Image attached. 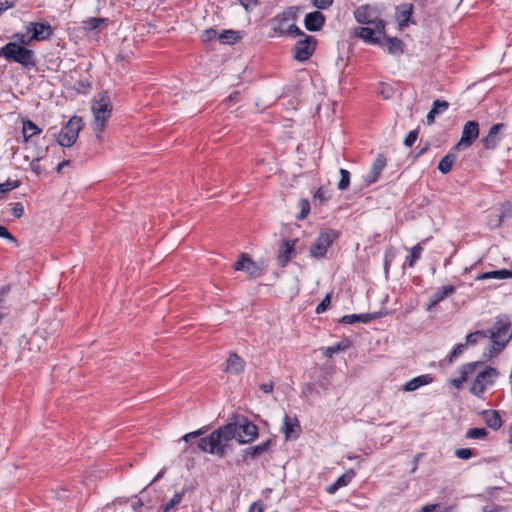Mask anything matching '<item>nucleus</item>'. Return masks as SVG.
Masks as SVG:
<instances>
[{
  "mask_svg": "<svg viewBox=\"0 0 512 512\" xmlns=\"http://www.w3.org/2000/svg\"><path fill=\"white\" fill-rule=\"evenodd\" d=\"M257 435L258 428L252 422L245 420L242 423H228L209 436L202 437L198 447L203 452L223 457L230 440L236 439L239 443L245 444L253 441Z\"/></svg>",
  "mask_w": 512,
  "mask_h": 512,
  "instance_id": "f257e3e1",
  "label": "nucleus"
},
{
  "mask_svg": "<svg viewBox=\"0 0 512 512\" xmlns=\"http://www.w3.org/2000/svg\"><path fill=\"white\" fill-rule=\"evenodd\" d=\"M485 332H488V338L491 339V344L485 348L483 357L490 359L502 351L512 337L509 319L506 316L498 317L493 327Z\"/></svg>",
  "mask_w": 512,
  "mask_h": 512,
  "instance_id": "f03ea898",
  "label": "nucleus"
},
{
  "mask_svg": "<svg viewBox=\"0 0 512 512\" xmlns=\"http://www.w3.org/2000/svg\"><path fill=\"white\" fill-rule=\"evenodd\" d=\"M91 110L94 116L93 131L99 141L103 140V132L108 119L111 117L112 104L107 92L99 93L93 100Z\"/></svg>",
  "mask_w": 512,
  "mask_h": 512,
  "instance_id": "7ed1b4c3",
  "label": "nucleus"
},
{
  "mask_svg": "<svg viewBox=\"0 0 512 512\" xmlns=\"http://www.w3.org/2000/svg\"><path fill=\"white\" fill-rule=\"evenodd\" d=\"M296 17L297 9L289 7L272 18L271 28L279 36L290 35L295 37L302 35V31L295 25Z\"/></svg>",
  "mask_w": 512,
  "mask_h": 512,
  "instance_id": "20e7f679",
  "label": "nucleus"
},
{
  "mask_svg": "<svg viewBox=\"0 0 512 512\" xmlns=\"http://www.w3.org/2000/svg\"><path fill=\"white\" fill-rule=\"evenodd\" d=\"M0 57L18 63L23 67H33L36 64L34 52L16 42L5 44L0 50Z\"/></svg>",
  "mask_w": 512,
  "mask_h": 512,
  "instance_id": "39448f33",
  "label": "nucleus"
},
{
  "mask_svg": "<svg viewBox=\"0 0 512 512\" xmlns=\"http://www.w3.org/2000/svg\"><path fill=\"white\" fill-rule=\"evenodd\" d=\"M81 129V118L73 116L58 133L57 143L63 147H71L77 141Z\"/></svg>",
  "mask_w": 512,
  "mask_h": 512,
  "instance_id": "423d86ee",
  "label": "nucleus"
},
{
  "mask_svg": "<svg viewBox=\"0 0 512 512\" xmlns=\"http://www.w3.org/2000/svg\"><path fill=\"white\" fill-rule=\"evenodd\" d=\"M498 374V371L492 367H485L477 372L471 384L470 392L476 397H482L486 388L493 385Z\"/></svg>",
  "mask_w": 512,
  "mask_h": 512,
  "instance_id": "0eeeda50",
  "label": "nucleus"
},
{
  "mask_svg": "<svg viewBox=\"0 0 512 512\" xmlns=\"http://www.w3.org/2000/svg\"><path fill=\"white\" fill-rule=\"evenodd\" d=\"M337 237L338 233L335 230L325 229L321 231L310 247V255L314 258L324 257L328 248Z\"/></svg>",
  "mask_w": 512,
  "mask_h": 512,
  "instance_id": "6e6552de",
  "label": "nucleus"
},
{
  "mask_svg": "<svg viewBox=\"0 0 512 512\" xmlns=\"http://www.w3.org/2000/svg\"><path fill=\"white\" fill-rule=\"evenodd\" d=\"M385 23L376 22V24L366 25L355 29V35L366 43L378 45L384 37Z\"/></svg>",
  "mask_w": 512,
  "mask_h": 512,
  "instance_id": "1a4fd4ad",
  "label": "nucleus"
},
{
  "mask_svg": "<svg viewBox=\"0 0 512 512\" xmlns=\"http://www.w3.org/2000/svg\"><path fill=\"white\" fill-rule=\"evenodd\" d=\"M235 271H243L250 278L260 277L264 272V266L255 262L248 254L242 253L234 264Z\"/></svg>",
  "mask_w": 512,
  "mask_h": 512,
  "instance_id": "9d476101",
  "label": "nucleus"
},
{
  "mask_svg": "<svg viewBox=\"0 0 512 512\" xmlns=\"http://www.w3.org/2000/svg\"><path fill=\"white\" fill-rule=\"evenodd\" d=\"M479 136V124L476 121H468L465 123L461 139L454 146L455 150L467 149Z\"/></svg>",
  "mask_w": 512,
  "mask_h": 512,
  "instance_id": "9b49d317",
  "label": "nucleus"
},
{
  "mask_svg": "<svg viewBox=\"0 0 512 512\" xmlns=\"http://www.w3.org/2000/svg\"><path fill=\"white\" fill-rule=\"evenodd\" d=\"M316 43L313 36H306L303 40H299L294 47V58L301 62L308 60L315 51Z\"/></svg>",
  "mask_w": 512,
  "mask_h": 512,
  "instance_id": "f8f14e48",
  "label": "nucleus"
},
{
  "mask_svg": "<svg viewBox=\"0 0 512 512\" xmlns=\"http://www.w3.org/2000/svg\"><path fill=\"white\" fill-rule=\"evenodd\" d=\"M355 19L358 23L363 25H372L376 22H384L379 18L377 10L369 5L358 7L354 12Z\"/></svg>",
  "mask_w": 512,
  "mask_h": 512,
  "instance_id": "ddd939ff",
  "label": "nucleus"
},
{
  "mask_svg": "<svg viewBox=\"0 0 512 512\" xmlns=\"http://www.w3.org/2000/svg\"><path fill=\"white\" fill-rule=\"evenodd\" d=\"M27 32H31L30 40L42 41L52 35V27L48 22H31L27 25Z\"/></svg>",
  "mask_w": 512,
  "mask_h": 512,
  "instance_id": "4468645a",
  "label": "nucleus"
},
{
  "mask_svg": "<svg viewBox=\"0 0 512 512\" xmlns=\"http://www.w3.org/2000/svg\"><path fill=\"white\" fill-rule=\"evenodd\" d=\"M481 364L480 361L470 362L462 365L459 370L456 371V377L451 379L450 383L456 388H461L463 383L466 382L469 376L475 373L476 368Z\"/></svg>",
  "mask_w": 512,
  "mask_h": 512,
  "instance_id": "2eb2a0df",
  "label": "nucleus"
},
{
  "mask_svg": "<svg viewBox=\"0 0 512 512\" xmlns=\"http://www.w3.org/2000/svg\"><path fill=\"white\" fill-rule=\"evenodd\" d=\"M455 292V287L452 285H446L438 288L429 298V302L426 305L427 311H432L441 301L446 297L450 296Z\"/></svg>",
  "mask_w": 512,
  "mask_h": 512,
  "instance_id": "dca6fc26",
  "label": "nucleus"
},
{
  "mask_svg": "<svg viewBox=\"0 0 512 512\" xmlns=\"http://www.w3.org/2000/svg\"><path fill=\"white\" fill-rule=\"evenodd\" d=\"M385 159L379 155L373 162L370 170L364 175L363 179L367 185L376 182L385 167Z\"/></svg>",
  "mask_w": 512,
  "mask_h": 512,
  "instance_id": "f3484780",
  "label": "nucleus"
},
{
  "mask_svg": "<svg viewBox=\"0 0 512 512\" xmlns=\"http://www.w3.org/2000/svg\"><path fill=\"white\" fill-rule=\"evenodd\" d=\"M282 431L285 434L286 439H295L298 437L300 431L299 421L296 417L285 415L283 419Z\"/></svg>",
  "mask_w": 512,
  "mask_h": 512,
  "instance_id": "a211bd4d",
  "label": "nucleus"
},
{
  "mask_svg": "<svg viewBox=\"0 0 512 512\" xmlns=\"http://www.w3.org/2000/svg\"><path fill=\"white\" fill-rule=\"evenodd\" d=\"M325 23L324 15L319 11L310 12L305 16V28L309 31H319Z\"/></svg>",
  "mask_w": 512,
  "mask_h": 512,
  "instance_id": "6ab92c4d",
  "label": "nucleus"
},
{
  "mask_svg": "<svg viewBox=\"0 0 512 512\" xmlns=\"http://www.w3.org/2000/svg\"><path fill=\"white\" fill-rule=\"evenodd\" d=\"M503 127V124H494L490 128L488 134L482 138V143L485 149H494L498 145L500 141L499 133Z\"/></svg>",
  "mask_w": 512,
  "mask_h": 512,
  "instance_id": "aec40b11",
  "label": "nucleus"
},
{
  "mask_svg": "<svg viewBox=\"0 0 512 512\" xmlns=\"http://www.w3.org/2000/svg\"><path fill=\"white\" fill-rule=\"evenodd\" d=\"M432 382L433 377L430 374H423L407 381L403 385L402 390L405 392H412Z\"/></svg>",
  "mask_w": 512,
  "mask_h": 512,
  "instance_id": "412c9836",
  "label": "nucleus"
},
{
  "mask_svg": "<svg viewBox=\"0 0 512 512\" xmlns=\"http://www.w3.org/2000/svg\"><path fill=\"white\" fill-rule=\"evenodd\" d=\"M296 240L284 241L278 254V260L281 266H285L292 258L295 251Z\"/></svg>",
  "mask_w": 512,
  "mask_h": 512,
  "instance_id": "4be33fe9",
  "label": "nucleus"
},
{
  "mask_svg": "<svg viewBox=\"0 0 512 512\" xmlns=\"http://www.w3.org/2000/svg\"><path fill=\"white\" fill-rule=\"evenodd\" d=\"M41 129L31 120L22 121V136L23 142L29 143L33 141L34 137L41 133Z\"/></svg>",
  "mask_w": 512,
  "mask_h": 512,
  "instance_id": "5701e85b",
  "label": "nucleus"
},
{
  "mask_svg": "<svg viewBox=\"0 0 512 512\" xmlns=\"http://www.w3.org/2000/svg\"><path fill=\"white\" fill-rule=\"evenodd\" d=\"M244 370V361L236 353H231L226 362L225 371L230 374L238 375Z\"/></svg>",
  "mask_w": 512,
  "mask_h": 512,
  "instance_id": "b1692460",
  "label": "nucleus"
},
{
  "mask_svg": "<svg viewBox=\"0 0 512 512\" xmlns=\"http://www.w3.org/2000/svg\"><path fill=\"white\" fill-rule=\"evenodd\" d=\"M512 278V270L501 269L494 270L485 273H481L475 277L476 281L487 280V279H507Z\"/></svg>",
  "mask_w": 512,
  "mask_h": 512,
  "instance_id": "393cba45",
  "label": "nucleus"
},
{
  "mask_svg": "<svg viewBox=\"0 0 512 512\" xmlns=\"http://www.w3.org/2000/svg\"><path fill=\"white\" fill-rule=\"evenodd\" d=\"M380 45L385 47L390 54H398L402 52V42L395 37H386L384 35Z\"/></svg>",
  "mask_w": 512,
  "mask_h": 512,
  "instance_id": "a878e982",
  "label": "nucleus"
},
{
  "mask_svg": "<svg viewBox=\"0 0 512 512\" xmlns=\"http://www.w3.org/2000/svg\"><path fill=\"white\" fill-rule=\"evenodd\" d=\"M448 108V103L446 101L435 100L433 103L432 109L427 114V123L432 124L434 122L435 116Z\"/></svg>",
  "mask_w": 512,
  "mask_h": 512,
  "instance_id": "bb28decb",
  "label": "nucleus"
},
{
  "mask_svg": "<svg viewBox=\"0 0 512 512\" xmlns=\"http://www.w3.org/2000/svg\"><path fill=\"white\" fill-rule=\"evenodd\" d=\"M456 160V155L453 152L446 154L439 162L438 169L441 173L447 174L451 171L452 166Z\"/></svg>",
  "mask_w": 512,
  "mask_h": 512,
  "instance_id": "cd10ccee",
  "label": "nucleus"
},
{
  "mask_svg": "<svg viewBox=\"0 0 512 512\" xmlns=\"http://www.w3.org/2000/svg\"><path fill=\"white\" fill-rule=\"evenodd\" d=\"M373 319L371 314H350L341 318L340 322L344 324H354L356 322L368 323Z\"/></svg>",
  "mask_w": 512,
  "mask_h": 512,
  "instance_id": "c85d7f7f",
  "label": "nucleus"
},
{
  "mask_svg": "<svg viewBox=\"0 0 512 512\" xmlns=\"http://www.w3.org/2000/svg\"><path fill=\"white\" fill-rule=\"evenodd\" d=\"M485 421L492 429H498L502 425V420L497 411H489L485 413Z\"/></svg>",
  "mask_w": 512,
  "mask_h": 512,
  "instance_id": "c756f323",
  "label": "nucleus"
},
{
  "mask_svg": "<svg viewBox=\"0 0 512 512\" xmlns=\"http://www.w3.org/2000/svg\"><path fill=\"white\" fill-rule=\"evenodd\" d=\"M423 251V247L420 244L413 246L410 250V255L406 257L405 264L409 267H413L417 260L420 259Z\"/></svg>",
  "mask_w": 512,
  "mask_h": 512,
  "instance_id": "7c9ffc66",
  "label": "nucleus"
},
{
  "mask_svg": "<svg viewBox=\"0 0 512 512\" xmlns=\"http://www.w3.org/2000/svg\"><path fill=\"white\" fill-rule=\"evenodd\" d=\"M269 444H270V442L267 441L260 445L248 447L247 449H245V456H250L251 458L258 457L261 454H263L265 451H267Z\"/></svg>",
  "mask_w": 512,
  "mask_h": 512,
  "instance_id": "2f4dec72",
  "label": "nucleus"
},
{
  "mask_svg": "<svg viewBox=\"0 0 512 512\" xmlns=\"http://www.w3.org/2000/svg\"><path fill=\"white\" fill-rule=\"evenodd\" d=\"M218 39L221 43L232 44L239 39V34L234 30H224L218 35Z\"/></svg>",
  "mask_w": 512,
  "mask_h": 512,
  "instance_id": "473e14b6",
  "label": "nucleus"
},
{
  "mask_svg": "<svg viewBox=\"0 0 512 512\" xmlns=\"http://www.w3.org/2000/svg\"><path fill=\"white\" fill-rule=\"evenodd\" d=\"M488 338V332L485 331H475L466 336L465 345L473 346L479 343L481 340Z\"/></svg>",
  "mask_w": 512,
  "mask_h": 512,
  "instance_id": "72a5a7b5",
  "label": "nucleus"
},
{
  "mask_svg": "<svg viewBox=\"0 0 512 512\" xmlns=\"http://www.w3.org/2000/svg\"><path fill=\"white\" fill-rule=\"evenodd\" d=\"M340 181L338 182L337 188L341 191H345L350 185V172L346 169L341 168L339 170Z\"/></svg>",
  "mask_w": 512,
  "mask_h": 512,
  "instance_id": "f704fd0d",
  "label": "nucleus"
},
{
  "mask_svg": "<svg viewBox=\"0 0 512 512\" xmlns=\"http://www.w3.org/2000/svg\"><path fill=\"white\" fill-rule=\"evenodd\" d=\"M184 494L185 490L175 493L172 499L169 502H167L163 507V512L172 511L174 507L177 506L182 501Z\"/></svg>",
  "mask_w": 512,
  "mask_h": 512,
  "instance_id": "c9c22d12",
  "label": "nucleus"
},
{
  "mask_svg": "<svg viewBox=\"0 0 512 512\" xmlns=\"http://www.w3.org/2000/svg\"><path fill=\"white\" fill-rule=\"evenodd\" d=\"M487 435V430L485 428H471L466 433V438L468 439H483Z\"/></svg>",
  "mask_w": 512,
  "mask_h": 512,
  "instance_id": "e433bc0d",
  "label": "nucleus"
},
{
  "mask_svg": "<svg viewBox=\"0 0 512 512\" xmlns=\"http://www.w3.org/2000/svg\"><path fill=\"white\" fill-rule=\"evenodd\" d=\"M298 207L300 208V215L298 216V219L303 220L310 212V203L307 199H300Z\"/></svg>",
  "mask_w": 512,
  "mask_h": 512,
  "instance_id": "4c0bfd02",
  "label": "nucleus"
},
{
  "mask_svg": "<svg viewBox=\"0 0 512 512\" xmlns=\"http://www.w3.org/2000/svg\"><path fill=\"white\" fill-rule=\"evenodd\" d=\"M346 345H344L343 343H337L333 346H329V347H326L323 349V353L325 356L327 357H332L334 354L340 352V351H344L346 349Z\"/></svg>",
  "mask_w": 512,
  "mask_h": 512,
  "instance_id": "58836bf2",
  "label": "nucleus"
},
{
  "mask_svg": "<svg viewBox=\"0 0 512 512\" xmlns=\"http://www.w3.org/2000/svg\"><path fill=\"white\" fill-rule=\"evenodd\" d=\"M355 473L353 470H349L348 472L344 473L338 479L336 480V485L340 487L347 486L351 480L354 478Z\"/></svg>",
  "mask_w": 512,
  "mask_h": 512,
  "instance_id": "ea45409f",
  "label": "nucleus"
},
{
  "mask_svg": "<svg viewBox=\"0 0 512 512\" xmlns=\"http://www.w3.org/2000/svg\"><path fill=\"white\" fill-rule=\"evenodd\" d=\"M411 13H412L411 8H406V9H404V10L399 12L397 18H398V21H399V25L401 27H404V26H406L408 24L410 16H411Z\"/></svg>",
  "mask_w": 512,
  "mask_h": 512,
  "instance_id": "a19ab883",
  "label": "nucleus"
},
{
  "mask_svg": "<svg viewBox=\"0 0 512 512\" xmlns=\"http://www.w3.org/2000/svg\"><path fill=\"white\" fill-rule=\"evenodd\" d=\"M104 18H90L84 22V28L87 30L97 29L101 23H104Z\"/></svg>",
  "mask_w": 512,
  "mask_h": 512,
  "instance_id": "79ce46f5",
  "label": "nucleus"
},
{
  "mask_svg": "<svg viewBox=\"0 0 512 512\" xmlns=\"http://www.w3.org/2000/svg\"><path fill=\"white\" fill-rule=\"evenodd\" d=\"M330 302H331V296H330V294H327L325 296V298L321 301V303L317 305L316 310H315L316 313L321 314V313L325 312L327 310V308L329 307Z\"/></svg>",
  "mask_w": 512,
  "mask_h": 512,
  "instance_id": "37998d69",
  "label": "nucleus"
},
{
  "mask_svg": "<svg viewBox=\"0 0 512 512\" xmlns=\"http://www.w3.org/2000/svg\"><path fill=\"white\" fill-rule=\"evenodd\" d=\"M218 33L215 29H212V28H209V29H206L202 35H201V39L204 41V42H209L213 39H215L216 37H218Z\"/></svg>",
  "mask_w": 512,
  "mask_h": 512,
  "instance_id": "c03bdc74",
  "label": "nucleus"
},
{
  "mask_svg": "<svg viewBox=\"0 0 512 512\" xmlns=\"http://www.w3.org/2000/svg\"><path fill=\"white\" fill-rule=\"evenodd\" d=\"M456 457L459 459H470L473 456V451L469 448H461L455 451Z\"/></svg>",
  "mask_w": 512,
  "mask_h": 512,
  "instance_id": "a18cd8bd",
  "label": "nucleus"
},
{
  "mask_svg": "<svg viewBox=\"0 0 512 512\" xmlns=\"http://www.w3.org/2000/svg\"><path fill=\"white\" fill-rule=\"evenodd\" d=\"M18 186H19V184L17 181H15V182L6 181V182L0 184V192L3 195L5 193L17 188Z\"/></svg>",
  "mask_w": 512,
  "mask_h": 512,
  "instance_id": "49530a36",
  "label": "nucleus"
},
{
  "mask_svg": "<svg viewBox=\"0 0 512 512\" xmlns=\"http://www.w3.org/2000/svg\"><path fill=\"white\" fill-rule=\"evenodd\" d=\"M466 347L467 345H465V343L456 345V347L451 351L449 355V361L452 362L456 357L462 354Z\"/></svg>",
  "mask_w": 512,
  "mask_h": 512,
  "instance_id": "de8ad7c7",
  "label": "nucleus"
},
{
  "mask_svg": "<svg viewBox=\"0 0 512 512\" xmlns=\"http://www.w3.org/2000/svg\"><path fill=\"white\" fill-rule=\"evenodd\" d=\"M418 133L416 130L410 131L404 139V145L411 147L417 140Z\"/></svg>",
  "mask_w": 512,
  "mask_h": 512,
  "instance_id": "09e8293b",
  "label": "nucleus"
},
{
  "mask_svg": "<svg viewBox=\"0 0 512 512\" xmlns=\"http://www.w3.org/2000/svg\"><path fill=\"white\" fill-rule=\"evenodd\" d=\"M327 200L326 191L323 188H319L314 193V201H318L320 204Z\"/></svg>",
  "mask_w": 512,
  "mask_h": 512,
  "instance_id": "8fccbe9b",
  "label": "nucleus"
},
{
  "mask_svg": "<svg viewBox=\"0 0 512 512\" xmlns=\"http://www.w3.org/2000/svg\"><path fill=\"white\" fill-rule=\"evenodd\" d=\"M204 433V431L202 429H199L197 431H193V432H190V433H187L185 434L183 437H182V440L185 441V442H190L191 440L199 437L200 435H202Z\"/></svg>",
  "mask_w": 512,
  "mask_h": 512,
  "instance_id": "3c124183",
  "label": "nucleus"
},
{
  "mask_svg": "<svg viewBox=\"0 0 512 512\" xmlns=\"http://www.w3.org/2000/svg\"><path fill=\"white\" fill-rule=\"evenodd\" d=\"M0 237L1 238H5V239H7L10 242H15L16 243L15 237L4 226H0Z\"/></svg>",
  "mask_w": 512,
  "mask_h": 512,
  "instance_id": "603ef678",
  "label": "nucleus"
},
{
  "mask_svg": "<svg viewBox=\"0 0 512 512\" xmlns=\"http://www.w3.org/2000/svg\"><path fill=\"white\" fill-rule=\"evenodd\" d=\"M333 3V0H313V5L318 9H326L330 7Z\"/></svg>",
  "mask_w": 512,
  "mask_h": 512,
  "instance_id": "864d4df0",
  "label": "nucleus"
},
{
  "mask_svg": "<svg viewBox=\"0 0 512 512\" xmlns=\"http://www.w3.org/2000/svg\"><path fill=\"white\" fill-rule=\"evenodd\" d=\"M15 0H0V15L14 6Z\"/></svg>",
  "mask_w": 512,
  "mask_h": 512,
  "instance_id": "5fc2aeb1",
  "label": "nucleus"
},
{
  "mask_svg": "<svg viewBox=\"0 0 512 512\" xmlns=\"http://www.w3.org/2000/svg\"><path fill=\"white\" fill-rule=\"evenodd\" d=\"M23 213H24L23 205L21 203H14L13 208H12V214L16 218H20L23 215Z\"/></svg>",
  "mask_w": 512,
  "mask_h": 512,
  "instance_id": "6e6d98bb",
  "label": "nucleus"
},
{
  "mask_svg": "<svg viewBox=\"0 0 512 512\" xmlns=\"http://www.w3.org/2000/svg\"><path fill=\"white\" fill-rule=\"evenodd\" d=\"M40 156L35 157L30 163V169L36 174L39 175L41 173L40 165L38 164Z\"/></svg>",
  "mask_w": 512,
  "mask_h": 512,
  "instance_id": "4d7b16f0",
  "label": "nucleus"
},
{
  "mask_svg": "<svg viewBox=\"0 0 512 512\" xmlns=\"http://www.w3.org/2000/svg\"><path fill=\"white\" fill-rule=\"evenodd\" d=\"M10 291V286L7 285V286H3L1 289H0V311L2 310V304L4 303L8 293Z\"/></svg>",
  "mask_w": 512,
  "mask_h": 512,
  "instance_id": "13d9d810",
  "label": "nucleus"
},
{
  "mask_svg": "<svg viewBox=\"0 0 512 512\" xmlns=\"http://www.w3.org/2000/svg\"><path fill=\"white\" fill-rule=\"evenodd\" d=\"M14 37L16 38L17 42L19 45H25V44H29L32 40H30V37L27 38L26 35H23V34H15Z\"/></svg>",
  "mask_w": 512,
  "mask_h": 512,
  "instance_id": "bf43d9fd",
  "label": "nucleus"
},
{
  "mask_svg": "<svg viewBox=\"0 0 512 512\" xmlns=\"http://www.w3.org/2000/svg\"><path fill=\"white\" fill-rule=\"evenodd\" d=\"M239 2L245 10L252 9L257 4V0H239Z\"/></svg>",
  "mask_w": 512,
  "mask_h": 512,
  "instance_id": "052dcab7",
  "label": "nucleus"
},
{
  "mask_svg": "<svg viewBox=\"0 0 512 512\" xmlns=\"http://www.w3.org/2000/svg\"><path fill=\"white\" fill-rule=\"evenodd\" d=\"M248 512H263V505L261 502H253Z\"/></svg>",
  "mask_w": 512,
  "mask_h": 512,
  "instance_id": "680f3d73",
  "label": "nucleus"
},
{
  "mask_svg": "<svg viewBox=\"0 0 512 512\" xmlns=\"http://www.w3.org/2000/svg\"><path fill=\"white\" fill-rule=\"evenodd\" d=\"M261 391H263L266 394H269L273 391V383L268 382L260 385Z\"/></svg>",
  "mask_w": 512,
  "mask_h": 512,
  "instance_id": "e2e57ef3",
  "label": "nucleus"
},
{
  "mask_svg": "<svg viewBox=\"0 0 512 512\" xmlns=\"http://www.w3.org/2000/svg\"><path fill=\"white\" fill-rule=\"evenodd\" d=\"M143 507V502L138 499L136 501H134L132 503V509L135 511V512H140V509Z\"/></svg>",
  "mask_w": 512,
  "mask_h": 512,
  "instance_id": "0e129e2a",
  "label": "nucleus"
},
{
  "mask_svg": "<svg viewBox=\"0 0 512 512\" xmlns=\"http://www.w3.org/2000/svg\"><path fill=\"white\" fill-rule=\"evenodd\" d=\"M484 512H499L500 508L497 505H487L483 508Z\"/></svg>",
  "mask_w": 512,
  "mask_h": 512,
  "instance_id": "69168bd1",
  "label": "nucleus"
},
{
  "mask_svg": "<svg viewBox=\"0 0 512 512\" xmlns=\"http://www.w3.org/2000/svg\"><path fill=\"white\" fill-rule=\"evenodd\" d=\"M438 505H426L419 512H434Z\"/></svg>",
  "mask_w": 512,
  "mask_h": 512,
  "instance_id": "338daca9",
  "label": "nucleus"
},
{
  "mask_svg": "<svg viewBox=\"0 0 512 512\" xmlns=\"http://www.w3.org/2000/svg\"><path fill=\"white\" fill-rule=\"evenodd\" d=\"M339 488H341V487L336 485V481H335L332 485H330L327 488V492L330 493V494H334Z\"/></svg>",
  "mask_w": 512,
  "mask_h": 512,
  "instance_id": "774afa93",
  "label": "nucleus"
}]
</instances>
